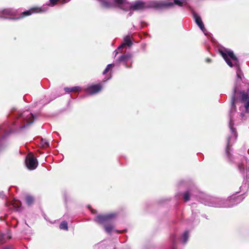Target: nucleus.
<instances>
[{
	"mask_svg": "<svg viewBox=\"0 0 249 249\" xmlns=\"http://www.w3.org/2000/svg\"><path fill=\"white\" fill-rule=\"evenodd\" d=\"M237 76H238V77L239 78H240L241 80V77L240 76V75L239 74L237 73Z\"/></svg>",
	"mask_w": 249,
	"mask_h": 249,
	"instance_id": "obj_34",
	"label": "nucleus"
},
{
	"mask_svg": "<svg viewBox=\"0 0 249 249\" xmlns=\"http://www.w3.org/2000/svg\"><path fill=\"white\" fill-rule=\"evenodd\" d=\"M100 4L101 6L106 8H110L115 6L113 3L107 0H100Z\"/></svg>",
	"mask_w": 249,
	"mask_h": 249,
	"instance_id": "obj_13",
	"label": "nucleus"
},
{
	"mask_svg": "<svg viewBox=\"0 0 249 249\" xmlns=\"http://www.w3.org/2000/svg\"><path fill=\"white\" fill-rule=\"evenodd\" d=\"M183 199L185 202L190 200V194L188 192H186L183 195Z\"/></svg>",
	"mask_w": 249,
	"mask_h": 249,
	"instance_id": "obj_24",
	"label": "nucleus"
},
{
	"mask_svg": "<svg viewBox=\"0 0 249 249\" xmlns=\"http://www.w3.org/2000/svg\"><path fill=\"white\" fill-rule=\"evenodd\" d=\"M193 16L196 24L202 31H204L205 27L201 18L195 13L193 14Z\"/></svg>",
	"mask_w": 249,
	"mask_h": 249,
	"instance_id": "obj_10",
	"label": "nucleus"
},
{
	"mask_svg": "<svg viewBox=\"0 0 249 249\" xmlns=\"http://www.w3.org/2000/svg\"><path fill=\"white\" fill-rule=\"evenodd\" d=\"M240 94L242 95L241 100L243 102H245V107L247 113L249 112V96L245 91H241Z\"/></svg>",
	"mask_w": 249,
	"mask_h": 249,
	"instance_id": "obj_9",
	"label": "nucleus"
},
{
	"mask_svg": "<svg viewBox=\"0 0 249 249\" xmlns=\"http://www.w3.org/2000/svg\"><path fill=\"white\" fill-rule=\"evenodd\" d=\"M21 116H22V114H21L19 115V117H21Z\"/></svg>",
	"mask_w": 249,
	"mask_h": 249,
	"instance_id": "obj_37",
	"label": "nucleus"
},
{
	"mask_svg": "<svg viewBox=\"0 0 249 249\" xmlns=\"http://www.w3.org/2000/svg\"><path fill=\"white\" fill-rule=\"evenodd\" d=\"M237 88L235 87L234 88L233 91V95L231 97V104L232 105V108L231 109L235 111L236 110V106L235 105V103L236 101V99L235 98V93L236 92Z\"/></svg>",
	"mask_w": 249,
	"mask_h": 249,
	"instance_id": "obj_14",
	"label": "nucleus"
},
{
	"mask_svg": "<svg viewBox=\"0 0 249 249\" xmlns=\"http://www.w3.org/2000/svg\"><path fill=\"white\" fill-rule=\"evenodd\" d=\"M145 8V3L142 1L138 0L135 1L130 7V9L134 11H138Z\"/></svg>",
	"mask_w": 249,
	"mask_h": 249,
	"instance_id": "obj_6",
	"label": "nucleus"
},
{
	"mask_svg": "<svg viewBox=\"0 0 249 249\" xmlns=\"http://www.w3.org/2000/svg\"><path fill=\"white\" fill-rule=\"evenodd\" d=\"M124 42L118 48V50L119 51L122 49L125 46L130 47L132 45V42L131 40L130 37L129 36H127L124 37Z\"/></svg>",
	"mask_w": 249,
	"mask_h": 249,
	"instance_id": "obj_11",
	"label": "nucleus"
},
{
	"mask_svg": "<svg viewBox=\"0 0 249 249\" xmlns=\"http://www.w3.org/2000/svg\"><path fill=\"white\" fill-rule=\"evenodd\" d=\"M5 240L4 238V236L3 234H0V244H3L4 243Z\"/></svg>",
	"mask_w": 249,
	"mask_h": 249,
	"instance_id": "obj_27",
	"label": "nucleus"
},
{
	"mask_svg": "<svg viewBox=\"0 0 249 249\" xmlns=\"http://www.w3.org/2000/svg\"><path fill=\"white\" fill-rule=\"evenodd\" d=\"M116 216V214L115 213L100 214L97 215L94 220L97 223L104 225L105 231L110 234L114 227L111 221Z\"/></svg>",
	"mask_w": 249,
	"mask_h": 249,
	"instance_id": "obj_1",
	"label": "nucleus"
},
{
	"mask_svg": "<svg viewBox=\"0 0 249 249\" xmlns=\"http://www.w3.org/2000/svg\"><path fill=\"white\" fill-rule=\"evenodd\" d=\"M186 4L187 2L185 0H169L164 5L167 7H169L172 6L174 4H175L179 7H182Z\"/></svg>",
	"mask_w": 249,
	"mask_h": 249,
	"instance_id": "obj_7",
	"label": "nucleus"
},
{
	"mask_svg": "<svg viewBox=\"0 0 249 249\" xmlns=\"http://www.w3.org/2000/svg\"><path fill=\"white\" fill-rule=\"evenodd\" d=\"M25 164L27 168L30 170H35L38 165V162L34 155L30 153L25 159Z\"/></svg>",
	"mask_w": 249,
	"mask_h": 249,
	"instance_id": "obj_3",
	"label": "nucleus"
},
{
	"mask_svg": "<svg viewBox=\"0 0 249 249\" xmlns=\"http://www.w3.org/2000/svg\"><path fill=\"white\" fill-rule=\"evenodd\" d=\"M188 237H189V232L188 231H185L184 232V234L183 235V243L184 244H185L188 239Z\"/></svg>",
	"mask_w": 249,
	"mask_h": 249,
	"instance_id": "obj_22",
	"label": "nucleus"
},
{
	"mask_svg": "<svg viewBox=\"0 0 249 249\" xmlns=\"http://www.w3.org/2000/svg\"><path fill=\"white\" fill-rule=\"evenodd\" d=\"M64 90L66 92H77L81 90V88L78 86L73 87L72 88L66 87L64 88Z\"/></svg>",
	"mask_w": 249,
	"mask_h": 249,
	"instance_id": "obj_15",
	"label": "nucleus"
},
{
	"mask_svg": "<svg viewBox=\"0 0 249 249\" xmlns=\"http://www.w3.org/2000/svg\"><path fill=\"white\" fill-rule=\"evenodd\" d=\"M91 210V212L92 213L94 214L97 213V211L96 210H94L91 208V207H89Z\"/></svg>",
	"mask_w": 249,
	"mask_h": 249,
	"instance_id": "obj_31",
	"label": "nucleus"
},
{
	"mask_svg": "<svg viewBox=\"0 0 249 249\" xmlns=\"http://www.w3.org/2000/svg\"><path fill=\"white\" fill-rule=\"evenodd\" d=\"M103 86L101 84L91 85L86 89V92L90 95H93L99 92L102 89Z\"/></svg>",
	"mask_w": 249,
	"mask_h": 249,
	"instance_id": "obj_5",
	"label": "nucleus"
},
{
	"mask_svg": "<svg viewBox=\"0 0 249 249\" xmlns=\"http://www.w3.org/2000/svg\"><path fill=\"white\" fill-rule=\"evenodd\" d=\"M231 147L232 144H231V137H228L227 139V146L225 150V154L227 156V158L229 160H231L232 158L231 154Z\"/></svg>",
	"mask_w": 249,
	"mask_h": 249,
	"instance_id": "obj_8",
	"label": "nucleus"
},
{
	"mask_svg": "<svg viewBox=\"0 0 249 249\" xmlns=\"http://www.w3.org/2000/svg\"><path fill=\"white\" fill-rule=\"evenodd\" d=\"M30 117L28 119V120L26 121V125H29L34 122V116L32 113L30 114Z\"/></svg>",
	"mask_w": 249,
	"mask_h": 249,
	"instance_id": "obj_23",
	"label": "nucleus"
},
{
	"mask_svg": "<svg viewBox=\"0 0 249 249\" xmlns=\"http://www.w3.org/2000/svg\"><path fill=\"white\" fill-rule=\"evenodd\" d=\"M25 200L28 205L30 206L34 203V198L31 196H27L25 197Z\"/></svg>",
	"mask_w": 249,
	"mask_h": 249,
	"instance_id": "obj_17",
	"label": "nucleus"
},
{
	"mask_svg": "<svg viewBox=\"0 0 249 249\" xmlns=\"http://www.w3.org/2000/svg\"><path fill=\"white\" fill-rule=\"evenodd\" d=\"M59 228L62 230L67 231L68 230L67 222L66 221H62L59 225Z\"/></svg>",
	"mask_w": 249,
	"mask_h": 249,
	"instance_id": "obj_18",
	"label": "nucleus"
},
{
	"mask_svg": "<svg viewBox=\"0 0 249 249\" xmlns=\"http://www.w3.org/2000/svg\"><path fill=\"white\" fill-rule=\"evenodd\" d=\"M60 0H50V3L48 4V5L51 6H53L59 2Z\"/></svg>",
	"mask_w": 249,
	"mask_h": 249,
	"instance_id": "obj_25",
	"label": "nucleus"
},
{
	"mask_svg": "<svg viewBox=\"0 0 249 249\" xmlns=\"http://www.w3.org/2000/svg\"><path fill=\"white\" fill-rule=\"evenodd\" d=\"M42 12H43V10L41 8L39 7H33L29 10L22 12L19 17L16 18H11V19H19L26 17L29 16L33 14L41 13Z\"/></svg>",
	"mask_w": 249,
	"mask_h": 249,
	"instance_id": "obj_4",
	"label": "nucleus"
},
{
	"mask_svg": "<svg viewBox=\"0 0 249 249\" xmlns=\"http://www.w3.org/2000/svg\"><path fill=\"white\" fill-rule=\"evenodd\" d=\"M114 64H110L107 65L106 68L103 72V74H106L107 72L109 71L113 67H114Z\"/></svg>",
	"mask_w": 249,
	"mask_h": 249,
	"instance_id": "obj_21",
	"label": "nucleus"
},
{
	"mask_svg": "<svg viewBox=\"0 0 249 249\" xmlns=\"http://www.w3.org/2000/svg\"><path fill=\"white\" fill-rule=\"evenodd\" d=\"M219 53L226 62L227 64L230 67H232L233 65L231 61L230 60L229 57L232 60L235 61L236 63L238 62V59L232 51H228L224 52L223 51H220Z\"/></svg>",
	"mask_w": 249,
	"mask_h": 249,
	"instance_id": "obj_2",
	"label": "nucleus"
},
{
	"mask_svg": "<svg viewBox=\"0 0 249 249\" xmlns=\"http://www.w3.org/2000/svg\"><path fill=\"white\" fill-rule=\"evenodd\" d=\"M69 0H60L59 1L61 4H64L68 2Z\"/></svg>",
	"mask_w": 249,
	"mask_h": 249,
	"instance_id": "obj_30",
	"label": "nucleus"
},
{
	"mask_svg": "<svg viewBox=\"0 0 249 249\" xmlns=\"http://www.w3.org/2000/svg\"><path fill=\"white\" fill-rule=\"evenodd\" d=\"M241 115L242 116V117H243L244 116V114L243 113H241Z\"/></svg>",
	"mask_w": 249,
	"mask_h": 249,
	"instance_id": "obj_36",
	"label": "nucleus"
},
{
	"mask_svg": "<svg viewBox=\"0 0 249 249\" xmlns=\"http://www.w3.org/2000/svg\"><path fill=\"white\" fill-rule=\"evenodd\" d=\"M113 2L118 4V6L121 9L124 10L120 5L126 3V0H113Z\"/></svg>",
	"mask_w": 249,
	"mask_h": 249,
	"instance_id": "obj_19",
	"label": "nucleus"
},
{
	"mask_svg": "<svg viewBox=\"0 0 249 249\" xmlns=\"http://www.w3.org/2000/svg\"><path fill=\"white\" fill-rule=\"evenodd\" d=\"M238 169L240 170V172H243L244 171V167L243 166V165L242 163H240L238 164Z\"/></svg>",
	"mask_w": 249,
	"mask_h": 249,
	"instance_id": "obj_26",
	"label": "nucleus"
},
{
	"mask_svg": "<svg viewBox=\"0 0 249 249\" xmlns=\"http://www.w3.org/2000/svg\"><path fill=\"white\" fill-rule=\"evenodd\" d=\"M115 231L118 233H123V231H118V230H116Z\"/></svg>",
	"mask_w": 249,
	"mask_h": 249,
	"instance_id": "obj_32",
	"label": "nucleus"
},
{
	"mask_svg": "<svg viewBox=\"0 0 249 249\" xmlns=\"http://www.w3.org/2000/svg\"><path fill=\"white\" fill-rule=\"evenodd\" d=\"M132 58V55L130 53H126L118 57L117 61L119 62H126Z\"/></svg>",
	"mask_w": 249,
	"mask_h": 249,
	"instance_id": "obj_12",
	"label": "nucleus"
},
{
	"mask_svg": "<svg viewBox=\"0 0 249 249\" xmlns=\"http://www.w3.org/2000/svg\"><path fill=\"white\" fill-rule=\"evenodd\" d=\"M4 249H12V248L10 247H5L4 248Z\"/></svg>",
	"mask_w": 249,
	"mask_h": 249,
	"instance_id": "obj_35",
	"label": "nucleus"
},
{
	"mask_svg": "<svg viewBox=\"0 0 249 249\" xmlns=\"http://www.w3.org/2000/svg\"><path fill=\"white\" fill-rule=\"evenodd\" d=\"M2 14L5 15L11 16L13 15V12L11 9H5L2 11Z\"/></svg>",
	"mask_w": 249,
	"mask_h": 249,
	"instance_id": "obj_20",
	"label": "nucleus"
},
{
	"mask_svg": "<svg viewBox=\"0 0 249 249\" xmlns=\"http://www.w3.org/2000/svg\"><path fill=\"white\" fill-rule=\"evenodd\" d=\"M231 130L232 133L234 134L235 138H236L237 137V132L235 131V129L233 128L232 127H231Z\"/></svg>",
	"mask_w": 249,
	"mask_h": 249,
	"instance_id": "obj_28",
	"label": "nucleus"
},
{
	"mask_svg": "<svg viewBox=\"0 0 249 249\" xmlns=\"http://www.w3.org/2000/svg\"><path fill=\"white\" fill-rule=\"evenodd\" d=\"M42 146L44 147H47L49 146V143L47 142H44V143H42Z\"/></svg>",
	"mask_w": 249,
	"mask_h": 249,
	"instance_id": "obj_29",
	"label": "nucleus"
},
{
	"mask_svg": "<svg viewBox=\"0 0 249 249\" xmlns=\"http://www.w3.org/2000/svg\"><path fill=\"white\" fill-rule=\"evenodd\" d=\"M156 7H160L161 5L160 4H156Z\"/></svg>",
	"mask_w": 249,
	"mask_h": 249,
	"instance_id": "obj_33",
	"label": "nucleus"
},
{
	"mask_svg": "<svg viewBox=\"0 0 249 249\" xmlns=\"http://www.w3.org/2000/svg\"><path fill=\"white\" fill-rule=\"evenodd\" d=\"M11 205L16 211H18L19 210V208L21 206V203L19 201L14 200L11 203Z\"/></svg>",
	"mask_w": 249,
	"mask_h": 249,
	"instance_id": "obj_16",
	"label": "nucleus"
}]
</instances>
